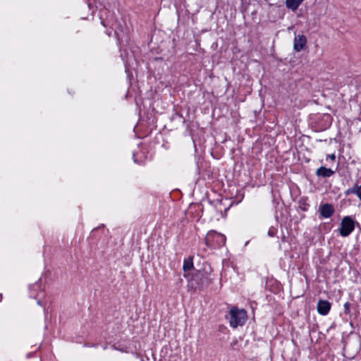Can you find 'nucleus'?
I'll use <instances>...</instances> for the list:
<instances>
[{
  "instance_id": "f257e3e1",
  "label": "nucleus",
  "mask_w": 361,
  "mask_h": 361,
  "mask_svg": "<svg viewBox=\"0 0 361 361\" xmlns=\"http://www.w3.org/2000/svg\"><path fill=\"white\" fill-rule=\"evenodd\" d=\"M230 315V325L233 328H236L238 326H243L247 319V312L243 309H238L237 307H232L229 311Z\"/></svg>"
},
{
  "instance_id": "f03ea898",
  "label": "nucleus",
  "mask_w": 361,
  "mask_h": 361,
  "mask_svg": "<svg viewBox=\"0 0 361 361\" xmlns=\"http://www.w3.org/2000/svg\"><path fill=\"white\" fill-rule=\"evenodd\" d=\"M205 243L207 246L210 247L222 246L225 245L226 237L221 233L211 231L206 235Z\"/></svg>"
},
{
  "instance_id": "7ed1b4c3",
  "label": "nucleus",
  "mask_w": 361,
  "mask_h": 361,
  "mask_svg": "<svg viewBox=\"0 0 361 361\" xmlns=\"http://www.w3.org/2000/svg\"><path fill=\"white\" fill-rule=\"evenodd\" d=\"M354 228L353 220L349 216H345L341 221L339 233L341 236L347 237L354 230Z\"/></svg>"
},
{
  "instance_id": "20e7f679",
  "label": "nucleus",
  "mask_w": 361,
  "mask_h": 361,
  "mask_svg": "<svg viewBox=\"0 0 361 361\" xmlns=\"http://www.w3.org/2000/svg\"><path fill=\"white\" fill-rule=\"evenodd\" d=\"M307 44V38L304 35H298L295 37L293 42L294 51L299 52L302 51Z\"/></svg>"
},
{
  "instance_id": "39448f33",
  "label": "nucleus",
  "mask_w": 361,
  "mask_h": 361,
  "mask_svg": "<svg viewBox=\"0 0 361 361\" xmlns=\"http://www.w3.org/2000/svg\"><path fill=\"white\" fill-rule=\"evenodd\" d=\"M331 309V303L327 300H320L317 303V311L322 315H326Z\"/></svg>"
},
{
  "instance_id": "423d86ee",
  "label": "nucleus",
  "mask_w": 361,
  "mask_h": 361,
  "mask_svg": "<svg viewBox=\"0 0 361 361\" xmlns=\"http://www.w3.org/2000/svg\"><path fill=\"white\" fill-rule=\"evenodd\" d=\"M334 212L331 204H324L320 207V213L324 218H329Z\"/></svg>"
},
{
  "instance_id": "0eeeda50",
  "label": "nucleus",
  "mask_w": 361,
  "mask_h": 361,
  "mask_svg": "<svg viewBox=\"0 0 361 361\" xmlns=\"http://www.w3.org/2000/svg\"><path fill=\"white\" fill-rule=\"evenodd\" d=\"M334 173V171L331 170V169H328L324 166L319 167L317 171L316 174L318 176L322 177H330Z\"/></svg>"
},
{
  "instance_id": "6e6552de",
  "label": "nucleus",
  "mask_w": 361,
  "mask_h": 361,
  "mask_svg": "<svg viewBox=\"0 0 361 361\" xmlns=\"http://www.w3.org/2000/svg\"><path fill=\"white\" fill-rule=\"evenodd\" d=\"M304 0H286V6L292 11H295Z\"/></svg>"
},
{
  "instance_id": "1a4fd4ad",
  "label": "nucleus",
  "mask_w": 361,
  "mask_h": 361,
  "mask_svg": "<svg viewBox=\"0 0 361 361\" xmlns=\"http://www.w3.org/2000/svg\"><path fill=\"white\" fill-rule=\"evenodd\" d=\"M347 194L353 193L355 194L358 198L361 200V185L360 186L355 185L353 188L349 189L346 192Z\"/></svg>"
},
{
  "instance_id": "9d476101",
  "label": "nucleus",
  "mask_w": 361,
  "mask_h": 361,
  "mask_svg": "<svg viewBox=\"0 0 361 361\" xmlns=\"http://www.w3.org/2000/svg\"><path fill=\"white\" fill-rule=\"evenodd\" d=\"M183 268L185 272H187L188 271L192 269V268H193L192 259L191 258L185 259L184 261Z\"/></svg>"
},
{
  "instance_id": "9b49d317",
  "label": "nucleus",
  "mask_w": 361,
  "mask_h": 361,
  "mask_svg": "<svg viewBox=\"0 0 361 361\" xmlns=\"http://www.w3.org/2000/svg\"><path fill=\"white\" fill-rule=\"evenodd\" d=\"M327 158L331 159L332 161L336 159V155L334 154H330L327 157Z\"/></svg>"
},
{
  "instance_id": "f8f14e48",
  "label": "nucleus",
  "mask_w": 361,
  "mask_h": 361,
  "mask_svg": "<svg viewBox=\"0 0 361 361\" xmlns=\"http://www.w3.org/2000/svg\"><path fill=\"white\" fill-rule=\"evenodd\" d=\"M33 289L37 290L40 288V285L38 283H35L32 286Z\"/></svg>"
},
{
  "instance_id": "ddd939ff",
  "label": "nucleus",
  "mask_w": 361,
  "mask_h": 361,
  "mask_svg": "<svg viewBox=\"0 0 361 361\" xmlns=\"http://www.w3.org/2000/svg\"><path fill=\"white\" fill-rule=\"evenodd\" d=\"M37 304H38L39 305H41V302H40V300H38V301H37Z\"/></svg>"
}]
</instances>
